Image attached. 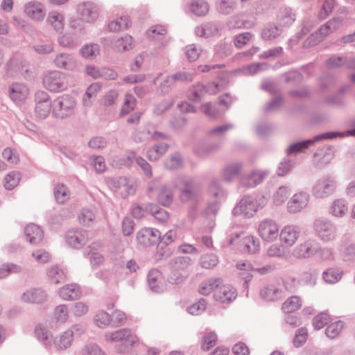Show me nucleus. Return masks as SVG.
Listing matches in <instances>:
<instances>
[{
    "instance_id": "64",
    "label": "nucleus",
    "mask_w": 355,
    "mask_h": 355,
    "mask_svg": "<svg viewBox=\"0 0 355 355\" xmlns=\"http://www.w3.org/2000/svg\"><path fill=\"white\" fill-rule=\"evenodd\" d=\"M234 5V0H220L218 3V8L220 12L226 14L230 12Z\"/></svg>"
},
{
    "instance_id": "18",
    "label": "nucleus",
    "mask_w": 355,
    "mask_h": 355,
    "mask_svg": "<svg viewBox=\"0 0 355 355\" xmlns=\"http://www.w3.org/2000/svg\"><path fill=\"white\" fill-rule=\"evenodd\" d=\"M261 297L267 301H274L282 298L284 295L282 289L279 288L274 284H270L260 291Z\"/></svg>"
},
{
    "instance_id": "49",
    "label": "nucleus",
    "mask_w": 355,
    "mask_h": 355,
    "mask_svg": "<svg viewBox=\"0 0 355 355\" xmlns=\"http://www.w3.org/2000/svg\"><path fill=\"white\" fill-rule=\"evenodd\" d=\"M33 257L39 264H45L51 259L50 254L44 250H37L33 253Z\"/></svg>"
},
{
    "instance_id": "12",
    "label": "nucleus",
    "mask_w": 355,
    "mask_h": 355,
    "mask_svg": "<svg viewBox=\"0 0 355 355\" xmlns=\"http://www.w3.org/2000/svg\"><path fill=\"white\" fill-rule=\"evenodd\" d=\"M59 296L64 301L78 300L82 296V290L77 284H68L58 291Z\"/></svg>"
},
{
    "instance_id": "5",
    "label": "nucleus",
    "mask_w": 355,
    "mask_h": 355,
    "mask_svg": "<svg viewBox=\"0 0 355 355\" xmlns=\"http://www.w3.org/2000/svg\"><path fill=\"white\" fill-rule=\"evenodd\" d=\"M238 293L235 288L230 284H220L215 290L214 298L216 301L222 304H230L236 300Z\"/></svg>"
},
{
    "instance_id": "52",
    "label": "nucleus",
    "mask_w": 355,
    "mask_h": 355,
    "mask_svg": "<svg viewBox=\"0 0 355 355\" xmlns=\"http://www.w3.org/2000/svg\"><path fill=\"white\" fill-rule=\"evenodd\" d=\"M66 330L72 334V338L74 340L75 336L80 337L83 336L85 333L86 328L85 325L82 324H76L71 326Z\"/></svg>"
},
{
    "instance_id": "27",
    "label": "nucleus",
    "mask_w": 355,
    "mask_h": 355,
    "mask_svg": "<svg viewBox=\"0 0 355 355\" xmlns=\"http://www.w3.org/2000/svg\"><path fill=\"white\" fill-rule=\"evenodd\" d=\"M45 96H47V94L45 93H42ZM53 104L51 105V101L48 97L44 99L42 101H38L36 104L35 112L38 116L44 118L46 117L51 112V108Z\"/></svg>"
},
{
    "instance_id": "22",
    "label": "nucleus",
    "mask_w": 355,
    "mask_h": 355,
    "mask_svg": "<svg viewBox=\"0 0 355 355\" xmlns=\"http://www.w3.org/2000/svg\"><path fill=\"white\" fill-rule=\"evenodd\" d=\"M35 334L37 338L42 343L44 347L48 349L51 347V341L53 335L43 326L38 324L35 327Z\"/></svg>"
},
{
    "instance_id": "21",
    "label": "nucleus",
    "mask_w": 355,
    "mask_h": 355,
    "mask_svg": "<svg viewBox=\"0 0 355 355\" xmlns=\"http://www.w3.org/2000/svg\"><path fill=\"white\" fill-rule=\"evenodd\" d=\"M315 228L323 240L328 241L334 238V230L329 223L319 220L315 221Z\"/></svg>"
},
{
    "instance_id": "60",
    "label": "nucleus",
    "mask_w": 355,
    "mask_h": 355,
    "mask_svg": "<svg viewBox=\"0 0 355 355\" xmlns=\"http://www.w3.org/2000/svg\"><path fill=\"white\" fill-rule=\"evenodd\" d=\"M279 34V30L277 26H272L263 29L262 37L266 40H271L276 37Z\"/></svg>"
},
{
    "instance_id": "55",
    "label": "nucleus",
    "mask_w": 355,
    "mask_h": 355,
    "mask_svg": "<svg viewBox=\"0 0 355 355\" xmlns=\"http://www.w3.org/2000/svg\"><path fill=\"white\" fill-rule=\"evenodd\" d=\"M132 43V37L130 35H125L121 40H119L116 43V48L118 51H123L128 49L131 46Z\"/></svg>"
},
{
    "instance_id": "30",
    "label": "nucleus",
    "mask_w": 355,
    "mask_h": 355,
    "mask_svg": "<svg viewBox=\"0 0 355 355\" xmlns=\"http://www.w3.org/2000/svg\"><path fill=\"white\" fill-rule=\"evenodd\" d=\"M112 321L111 315L103 310L98 311L94 316V323L99 328H105Z\"/></svg>"
},
{
    "instance_id": "26",
    "label": "nucleus",
    "mask_w": 355,
    "mask_h": 355,
    "mask_svg": "<svg viewBox=\"0 0 355 355\" xmlns=\"http://www.w3.org/2000/svg\"><path fill=\"white\" fill-rule=\"evenodd\" d=\"M343 273L340 268H328L323 272L322 276L327 283L335 284L341 279Z\"/></svg>"
},
{
    "instance_id": "43",
    "label": "nucleus",
    "mask_w": 355,
    "mask_h": 355,
    "mask_svg": "<svg viewBox=\"0 0 355 355\" xmlns=\"http://www.w3.org/2000/svg\"><path fill=\"white\" fill-rule=\"evenodd\" d=\"M207 307V302L205 299H200L198 302L188 307V312L193 315H198L202 313Z\"/></svg>"
},
{
    "instance_id": "58",
    "label": "nucleus",
    "mask_w": 355,
    "mask_h": 355,
    "mask_svg": "<svg viewBox=\"0 0 355 355\" xmlns=\"http://www.w3.org/2000/svg\"><path fill=\"white\" fill-rule=\"evenodd\" d=\"M181 159L180 155L178 154L171 156L166 162V167L170 170L178 168L181 166Z\"/></svg>"
},
{
    "instance_id": "61",
    "label": "nucleus",
    "mask_w": 355,
    "mask_h": 355,
    "mask_svg": "<svg viewBox=\"0 0 355 355\" xmlns=\"http://www.w3.org/2000/svg\"><path fill=\"white\" fill-rule=\"evenodd\" d=\"M134 230V222L128 218H125L123 220L122 223V232L125 236L130 235Z\"/></svg>"
},
{
    "instance_id": "53",
    "label": "nucleus",
    "mask_w": 355,
    "mask_h": 355,
    "mask_svg": "<svg viewBox=\"0 0 355 355\" xmlns=\"http://www.w3.org/2000/svg\"><path fill=\"white\" fill-rule=\"evenodd\" d=\"M135 105V99L132 96H126L124 104L121 110V114L124 115L129 113L134 109Z\"/></svg>"
},
{
    "instance_id": "6",
    "label": "nucleus",
    "mask_w": 355,
    "mask_h": 355,
    "mask_svg": "<svg viewBox=\"0 0 355 355\" xmlns=\"http://www.w3.org/2000/svg\"><path fill=\"white\" fill-rule=\"evenodd\" d=\"M73 343L72 334L65 330L55 336H53L51 341V347L48 350H54L57 352H64L69 349Z\"/></svg>"
},
{
    "instance_id": "20",
    "label": "nucleus",
    "mask_w": 355,
    "mask_h": 355,
    "mask_svg": "<svg viewBox=\"0 0 355 355\" xmlns=\"http://www.w3.org/2000/svg\"><path fill=\"white\" fill-rule=\"evenodd\" d=\"M308 202V196L304 193L295 194L288 202V209L291 212L300 211Z\"/></svg>"
},
{
    "instance_id": "41",
    "label": "nucleus",
    "mask_w": 355,
    "mask_h": 355,
    "mask_svg": "<svg viewBox=\"0 0 355 355\" xmlns=\"http://www.w3.org/2000/svg\"><path fill=\"white\" fill-rule=\"evenodd\" d=\"M343 328V322L342 321L333 322L327 327L326 335L330 338H334L340 333Z\"/></svg>"
},
{
    "instance_id": "50",
    "label": "nucleus",
    "mask_w": 355,
    "mask_h": 355,
    "mask_svg": "<svg viewBox=\"0 0 355 355\" xmlns=\"http://www.w3.org/2000/svg\"><path fill=\"white\" fill-rule=\"evenodd\" d=\"M49 21L57 30H60L63 27V17L59 13L51 12L49 17Z\"/></svg>"
},
{
    "instance_id": "62",
    "label": "nucleus",
    "mask_w": 355,
    "mask_h": 355,
    "mask_svg": "<svg viewBox=\"0 0 355 355\" xmlns=\"http://www.w3.org/2000/svg\"><path fill=\"white\" fill-rule=\"evenodd\" d=\"M166 33L165 28L162 26H154L147 31V35L150 38H155L157 35H164Z\"/></svg>"
},
{
    "instance_id": "11",
    "label": "nucleus",
    "mask_w": 355,
    "mask_h": 355,
    "mask_svg": "<svg viewBox=\"0 0 355 355\" xmlns=\"http://www.w3.org/2000/svg\"><path fill=\"white\" fill-rule=\"evenodd\" d=\"M258 208L259 205L253 198H244L234 209V214L235 215L243 214L246 217H251L257 212Z\"/></svg>"
},
{
    "instance_id": "32",
    "label": "nucleus",
    "mask_w": 355,
    "mask_h": 355,
    "mask_svg": "<svg viewBox=\"0 0 355 355\" xmlns=\"http://www.w3.org/2000/svg\"><path fill=\"white\" fill-rule=\"evenodd\" d=\"M80 355H107L97 344L89 343L85 344L80 351Z\"/></svg>"
},
{
    "instance_id": "23",
    "label": "nucleus",
    "mask_w": 355,
    "mask_h": 355,
    "mask_svg": "<svg viewBox=\"0 0 355 355\" xmlns=\"http://www.w3.org/2000/svg\"><path fill=\"white\" fill-rule=\"evenodd\" d=\"M219 91L218 85L212 83L208 85L207 87L205 88L202 85H197L193 89V96L191 97V100L196 101L205 93L209 94H215Z\"/></svg>"
},
{
    "instance_id": "16",
    "label": "nucleus",
    "mask_w": 355,
    "mask_h": 355,
    "mask_svg": "<svg viewBox=\"0 0 355 355\" xmlns=\"http://www.w3.org/2000/svg\"><path fill=\"white\" fill-rule=\"evenodd\" d=\"M11 98L16 103L24 102L29 94V89L23 84H14L10 92Z\"/></svg>"
},
{
    "instance_id": "3",
    "label": "nucleus",
    "mask_w": 355,
    "mask_h": 355,
    "mask_svg": "<svg viewBox=\"0 0 355 355\" xmlns=\"http://www.w3.org/2000/svg\"><path fill=\"white\" fill-rule=\"evenodd\" d=\"M53 112L58 117L64 118L71 115L76 107L74 98L69 95L58 97L53 103Z\"/></svg>"
},
{
    "instance_id": "9",
    "label": "nucleus",
    "mask_w": 355,
    "mask_h": 355,
    "mask_svg": "<svg viewBox=\"0 0 355 355\" xmlns=\"http://www.w3.org/2000/svg\"><path fill=\"white\" fill-rule=\"evenodd\" d=\"M279 235V240L282 246L291 247L293 246L300 236L299 229L293 225H285L281 230Z\"/></svg>"
},
{
    "instance_id": "54",
    "label": "nucleus",
    "mask_w": 355,
    "mask_h": 355,
    "mask_svg": "<svg viewBox=\"0 0 355 355\" xmlns=\"http://www.w3.org/2000/svg\"><path fill=\"white\" fill-rule=\"evenodd\" d=\"M313 141L311 140H307L302 142H299L291 145L288 148V153H293L301 151L302 150L306 148Z\"/></svg>"
},
{
    "instance_id": "34",
    "label": "nucleus",
    "mask_w": 355,
    "mask_h": 355,
    "mask_svg": "<svg viewBox=\"0 0 355 355\" xmlns=\"http://www.w3.org/2000/svg\"><path fill=\"white\" fill-rule=\"evenodd\" d=\"M54 196L58 203L63 204L70 198L68 188L64 184H58L54 189Z\"/></svg>"
},
{
    "instance_id": "14",
    "label": "nucleus",
    "mask_w": 355,
    "mask_h": 355,
    "mask_svg": "<svg viewBox=\"0 0 355 355\" xmlns=\"http://www.w3.org/2000/svg\"><path fill=\"white\" fill-rule=\"evenodd\" d=\"M26 240L31 244H39L44 239V232L35 224H28L24 230Z\"/></svg>"
},
{
    "instance_id": "59",
    "label": "nucleus",
    "mask_w": 355,
    "mask_h": 355,
    "mask_svg": "<svg viewBox=\"0 0 355 355\" xmlns=\"http://www.w3.org/2000/svg\"><path fill=\"white\" fill-rule=\"evenodd\" d=\"M98 53V47L96 44L86 45L81 49L83 57L89 58Z\"/></svg>"
},
{
    "instance_id": "8",
    "label": "nucleus",
    "mask_w": 355,
    "mask_h": 355,
    "mask_svg": "<svg viewBox=\"0 0 355 355\" xmlns=\"http://www.w3.org/2000/svg\"><path fill=\"white\" fill-rule=\"evenodd\" d=\"M48 297L45 291L40 288H31L24 291L21 295V302L27 304H42Z\"/></svg>"
},
{
    "instance_id": "4",
    "label": "nucleus",
    "mask_w": 355,
    "mask_h": 355,
    "mask_svg": "<svg viewBox=\"0 0 355 355\" xmlns=\"http://www.w3.org/2000/svg\"><path fill=\"white\" fill-rule=\"evenodd\" d=\"M258 233L263 241L272 242L277 239L279 235V225L277 222L273 220H263L259 225Z\"/></svg>"
},
{
    "instance_id": "7",
    "label": "nucleus",
    "mask_w": 355,
    "mask_h": 355,
    "mask_svg": "<svg viewBox=\"0 0 355 355\" xmlns=\"http://www.w3.org/2000/svg\"><path fill=\"white\" fill-rule=\"evenodd\" d=\"M147 281L150 291L153 293H160L164 291L166 285L163 275L157 268H153L149 270Z\"/></svg>"
},
{
    "instance_id": "39",
    "label": "nucleus",
    "mask_w": 355,
    "mask_h": 355,
    "mask_svg": "<svg viewBox=\"0 0 355 355\" xmlns=\"http://www.w3.org/2000/svg\"><path fill=\"white\" fill-rule=\"evenodd\" d=\"M129 22L128 17H120L110 22L108 25V28L110 31H119L127 28L129 26Z\"/></svg>"
},
{
    "instance_id": "17",
    "label": "nucleus",
    "mask_w": 355,
    "mask_h": 355,
    "mask_svg": "<svg viewBox=\"0 0 355 355\" xmlns=\"http://www.w3.org/2000/svg\"><path fill=\"white\" fill-rule=\"evenodd\" d=\"M85 232V231H69L67 237L68 243L75 248H79L87 240V236Z\"/></svg>"
},
{
    "instance_id": "46",
    "label": "nucleus",
    "mask_w": 355,
    "mask_h": 355,
    "mask_svg": "<svg viewBox=\"0 0 355 355\" xmlns=\"http://www.w3.org/2000/svg\"><path fill=\"white\" fill-rule=\"evenodd\" d=\"M217 335L215 333L211 332L204 336L202 348L203 350L207 351L213 347L216 343Z\"/></svg>"
},
{
    "instance_id": "2",
    "label": "nucleus",
    "mask_w": 355,
    "mask_h": 355,
    "mask_svg": "<svg viewBox=\"0 0 355 355\" xmlns=\"http://www.w3.org/2000/svg\"><path fill=\"white\" fill-rule=\"evenodd\" d=\"M42 85L50 92H59L67 87L65 75L58 71H49L44 74Z\"/></svg>"
},
{
    "instance_id": "31",
    "label": "nucleus",
    "mask_w": 355,
    "mask_h": 355,
    "mask_svg": "<svg viewBox=\"0 0 355 355\" xmlns=\"http://www.w3.org/2000/svg\"><path fill=\"white\" fill-rule=\"evenodd\" d=\"M264 177V173L254 171L250 175L243 178L241 180V184L246 187H253L260 183Z\"/></svg>"
},
{
    "instance_id": "36",
    "label": "nucleus",
    "mask_w": 355,
    "mask_h": 355,
    "mask_svg": "<svg viewBox=\"0 0 355 355\" xmlns=\"http://www.w3.org/2000/svg\"><path fill=\"white\" fill-rule=\"evenodd\" d=\"M79 10L82 15V19L87 22L95 21L98 17V12L94 8L89 6H82Z\"/></svg>"
},
{
    "instance_id": "40",
    "label": "nucleus",
    "mask_w": 355,
    "mask_h": 355,
    "mask_svg": "<svg viewBox=\"0 0 355 355\" xmlns=\"http://www.w3.org/2000/svg\"><path fill=\"white\" fill-rule=\"evenodd\" d=\"M167 145L161 144L159 146H155L148 151V157L151 161L158 159L166 150Z\"/></svg>"
},
{
    "instance_id": "42",
    "label": "nucleus",
    "mask_w": 355,
    "mask_h": 355,
    "mask_svg": "<svg viewBox=\"0 0 355 355\" xmlns=\"http://www.w3.org/2000/svg\"><path fill=\"white\" fill-rule=\"evenodd\" d=\"M89 311V306L83 302H76L71 309L72 314L75 317H82L86 315Z\"/></svg>"
},
{
    "instance_id": "33",
    "label": "nucleus",
    "mask_w": 355,
    "mask_h": 355,
    "mask_svg": "<svg viewBox=\"0 0 355 355\" xmlns=\"http://www.w3.org/2000/svg\"><path fill=\"white\" fill-rule=\"evenodd\" d=\"M342 24V21L337 18L333 19L324 24L319 30V33L322 36H327L337 30Z\"/></svg>"
},
{
    "instance_id": "13",
    "label": "nucleus",
    "mask_w": 355,
    "mask_h": 355,
    "mask_svg": "<svg viewBox=\"0 0 355 355\" xmlns=\"http://www.w3.org/2000/svg\"><path fill=\"white\" fill-rule=\"evenodd\" d=\"M319 249V245L314 241H306L297 246L293 255L298 259L307 258L313 255Z\"/></svg>"
},
{
    "instance_id": "56",
    "label": "nucleus",
    "mask_w": 355,
    "mask_h": 355,
    "mask_svg": "<svg viewBox=\"0 0 355 355\" xmlns=\"http://www.w3.org/2000/svg\"><path fill=\"white\" fill-rule=\"evenodd\" d=\"M347 208L341 200H336L334 202L332 207V213L336 216H342L345 214Z\"/></svg>"
},
{
    "instance_id": "35",
    "label": "nucleus",
    "mask_w": 355,
    "mask_h": 355,
    "mask_svg": "<svg viewBox=\"0 0 355 355\" xmlns=\"http://www.w3.org/2000/svg\"><path fill=\"white\" fill-rule=\"evenodd\" d=\"M26 13L32 19L40 20L43 18L44 15L40 4L29 3L26 6Z\"/></svg>"
},
{
    "instance_id": "45",
    "label": "nucleus",
    "mask_w": 355,
    "mask_h": 355,
    "mask_svg": "<svg viewBox=\"0 0 355 355\" xmlns=\"http://www.w3.org/2000/svg\"><path fill=\"white\" fill-rule=\"evenodd\" d=\"M19 180L20 175L18 173H10L5 178L4 187L8 189H12L18 184Z\"/></svg>"
},
{
    "instance_id": "37",
    "label": "nucleus",
    "mask_w": 355,
    "mask_h": 355,
    "mask_svg": "<svg viewBox=\"0 0 355 355\" xmlns=\"http://www.w3.org/2000/svg\"><path fill=\"white\" fill-rule=\"evenodd\" d=\"M101 85L97 83L92 84L87 89V92L83 98V103L85 105L88 106L92 103V99L96 96L97 94L101 90Z\"/></svg>"
},
{
    "instance_id": "29",
    "label": "nucleus",
    "mask_w": 355,
    "mask_h": 355,
    "mask_svg": "<svg viewBox=\"0 0 355 355\" xmlns=\"http://www.w3.org/2000/svg\"><path fill=\"white\" fill-rule=\"evenodd\" d=\"M335 189V184L333 180L326 179L319 182L315 187V192L319 196L331 193Z\"/></svg>"
},
{
    "instance_id": "25",
    "label": "nucleus",
    "mask_w": 355,
    "mask_h": 355,
    "mask_svg": "<svg viewBox=\"0 0 355 355\" xmlns=\"http://www.w3.org/2000/svg\"><path fill=\"white\" fill-rule=\"evenodd\" d=\"M47 276L53 284H60L67 279V275L62 268H49L47 270Z\"/></svg>"
},
{
    "instance_id": "1",
    "label": "nucleus",
    "mask_w": 355,
    "mask_h": 355,
    "mask_svg": "<svg viewBox=\"0 0 355 355\" xmlns=\"http://www.w3.org/2000/svg\"><path fill=\"white\" fill-rule=\"evenodd\" d=\"M105 340L108 343L121 342L116 347L118 353L128 352L135 344L139 342L138 337L132 334L128 329H121L114 331H109L105 334Z\"/></svg>"
},
{
    "instance_id": "38",
    "label": "nucleus",
    "mask_w": 355,
    "mask_h": 355,
    "mask_svg": "<svg viewBox=\"0 0 355 355\" xmlns=\"http://www.w3.org/2000/svg\"><path fill=\"white\" fill-rule=\"evenodd\" d=\"M191 11L197 15H205L209 11L207 3L203 0H193L191 5Z\"/></svg>"
},
{
    "instance_id": "51",
    "label": "nucleus",
    "mask_w": 355,
    "mask_h": 355,
    "mask_svg": "<svg viewBox=\"0 0 355 355\" xmlns=\"http://www.w3.org/2000/svg\"><path fill=\"white\" fill-rule=\"evenodd\" d=\"M94 218V215L92 211L84 209L78 216V220L80 223L89 225L93 221Z\"/></svg>"
},
{
    "instance_id": "15",
    "label": "nucleus",
    "mask_w": 355,
    "mask_h": 355,
    "mask_svg": "<svg viewBox=\"0 0 355 355\" xmlns=\"http://www.w3.org/2000/svg\"><path fill=\"white\" fill-rule=\"evenodd\" d=\"M270 268H241L239 272V276L244 280V286L248 287V283L251 281L252 278L257 275H265L269 272Z\"/></svg>"
},
{
    "instance_id": "19",
    "label": "nucleus",
    "mask_w": 355,
    "mask_h": 355,
    "mask_svg": "<svg viewBox=\"0 0 355 355\" xmlns=\"http://www.w3.org/2000/svg\"><path fill=\"white\" fill-rule=\"evenodd\" d=\"M221 284V278L209 279L205 280L200 284L198 292L202 295H209L211 293H214L217 287Z\"/></svg>"
},
{
    "instance_id": "57",
    "label": "nucleus",
    "mask_w": 355,
    "mask_h": 355,
    "mask_svg": "<svg viewBox=\"0 0 355 355\" xmlns=\"http://www.w3.org/2000/svg\"><path fill=\"white\" fill-rule=\"evenodd\" d=\"M234 355H249L250 350L248 346L243 343H238L232 347Z\"/></svg>"
},
{
    "instance_id": "10",
    "label": "nucleus",
    "mask_w": 355,
    "mask_h": 355,
    "mask_svg": "<svg viewBox=\"0 0 355 355\" xmlns=\"http://www.w3.org/2000/svg\"><path fill=\"white\" fill-rule=\"evenodd\" d=\"M160 236L159 232L156 230L143 228L137 232V240L141 245L148 247L156 244Z\"/></svg>"
},
{
    "instance_id": "48",
    "label": "nucleus",
    "mask_w": 355,
    "mask_h": 355,
    "mask_svg": "<svg viewBox=\"0 0 355 355\" xmlns=\"http://www.w3.org/2000/svg\"><path fill=\"white\" fill-rule=\"evenodd\" d=\"M245 248L249 252H255L259 249V242L252 236H247L243 239Z\"/></svg>"
},
{
    "instance_id": "24",
    "label": "nucleus",
    "mask_w": 355,
    "mask_h": 355,
    "mask_svg": "<svg viewBox=\"0 0 355 355\" xmlns=\"http://www.w3.org/2000/svg\"><path fill=\"white\" fill-rule=\"evenodd\" d=\"M69 318V310L66 304L57 306L53 311V320L58 324L66 323Z\"/></svg>"
},
{
    "instance_id": "28",
    "label": "nucleus",
    "mask_w": 355,
    "mask_h": 355,
    "mask_svg": "<svg viewBox=\"0 0 355 355\" xmlns=\"http://www.w3.org/2000/svg\"><path fill=\"white\" fill-rule=\"evenodd\" d=\"M302 300L299 296L293 295L288 298L282 304L284 312L290 313L297 311L302 306Z\"/></svg>"
},
{
    "instance_id": "63",
    "label": "nucleus",
    "mask_w": 355,
    "mask_h": 355,
    "mask_svg": "<svg viewBox=\"0 0 355 355\" xmlns=\"http://www.w3.org/2000/svg\"><path fill=\"white\" fill-rule=\"evenodd\" d=\"M335 0H325L322 10L320 12V16L325 18L334 8Z\"/></svg>"
},
{
    "instance_id": "44",
    "label": "nucleus",
    "mask_w": 355,
    "mask_h": 355,
    "mask_svg": "<svg viewBox=\"0 0 355 355\" xmlns=\"http://www.w3.org/2000/svg\"><path fill=\"white\" fill-rule=\"evenodd\" d=\"M329 321V316L327 313H320L313 320V326L315 329L319 330L323 328Z\"/></svg>"
},
{
    "instance_id": "47",
    "label": "nucleus",
    "mask_w": 355,
    "mask_h": 355,
    "mask_svg": "<svg viewBox=\"0 0 355 355\" xmlns=\"http://www.w3.org/2000/svg\"><path fill=\"white\" fill-rule=\"evenodd\" d=\"M308 332L305 328H300L297 330L293 339V344L295 347H301L307 340Z\"/></svg>"
}]
</instances>
